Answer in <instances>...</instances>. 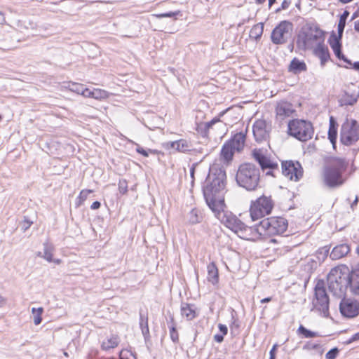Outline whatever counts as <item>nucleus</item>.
<instances>
[{
	"mask_svg": "<svg viewBox=\"0 0 359 359\" xmlns=\"http://www.w3.org/2000/svg\"><path fill=\"white\" fill-rule=\"evenodd\" d=\"M339 309L344 316L353 318L359 313V303L350 299H343Z\"/></svg>",
	"mask_w": 359,
	"mask_h": 359,
	"instance_id": "15",
	"label": "nucleus"
},
{
	"mask_svg": "<svg viewBox=\"0 0 359 359\" xmlns=\"http://www.w3.org/2000/svg\"><path fill=\"white\" fill-rule=\"evenodd\" d=\"M180 13V11H177L175 12H168L161 14H152L151 16L156 17L157 18H172L178 15Z\"/></svg>",
	"mask_w": 359,
	"mask_h": 359,
	"instance_id": "45",
	"label": "nucleus"
},
{
	"mask_svg": "<svg viewBox=\"0 0 359 359\" xmlns=\"http://www.w3.org/2000/svg\"><path fill=\"white\" fill-rule=\"evenodd\" d=\"M170 337L173 341H177L178 340V334L176 332L175 327H172L170 328Z\"/></svg>",
	"mask_w": 359,
	"mask_h": 359,
	"instance_id": "50",
	"label": "nucleus"
},
{
	"mask_svg": "<svg viewBox=\"0 0 359 359\" xmlns=\"http://www.w3.org/2000/svg\"><path fill=\"white\" fill-rule=\"evenodd\" d=\"M358 98L355 95L346 93L341 98V105H353L357 102Z\"/></svg>",
	"mask_w": 359,
	"mask_h": 359,
	"instance_id": "37",
	"label": "nucleus"
},
{
	"mask_svg": "<svg viewBox=\"0 0 359 359\" xmlns=\"http://www.w3.org/2000/svg\"><path fill=\"white\" fill-rule=\"evenodd\" d=\"M277 346H278L277 344H274L273 346V347L271 349L270 353H270V356L276 357V351Z\"/></svg>",
	"mask_w": 359,
	"mask_h": 359,
	"instance_id": "57",
	"label": "nucleus"
},
{
	"mask_svg": "<svg viewBox=\"0 0 359 359\" xmlns=\"http://www.w3.org/2000/svg\"><path fill=\"white\" fill-rule=\"evenodd\" d=\"M119 343L120 337L116 334H112L110 337L102 341L101 348L104 351H109L118 346Z\"/></svg>",
	"mask_w": 359,
	"mask_h": 359,
	"instance_id": "27",
	"label": "nucleus"
},
{
	"mask_svg": "<svg viewBox=\"0 0 359 359\" xmlns=\"http://www.w3.org/2000/svg\"><path fill=\"white\" fill-rule=\"evenodd\" d=\"M140 327L142 328V332L144 335L149 333V327H148V323H147V318H144L142 315L140 316Z\"/></svg>",
	"mask_w": 359,
	"mask_h": 359,
	"instance_id": "44",
	"label": "nucleus"
},
{
	"mask_svg": "<svg viewBox=\"0 0 359 359\" xmlns=\"http://www.w3.org/2000/svg\"><path fill=\"white\" fill-rule=\"evenodd\" d=\"M350 273L344 266H339L331 269L327 275V283H342L343 278L348 281Z\"/></svg>",
	"mask_w": 359,
	"mask_h": 359,
	"instance_id": "16",
	"label": "nucleus"
},
{
	"mask_svg": "<svg viewBox=\"0 0 359 359\" xmlns=\"http://www.w3.org/2000/svg\"><path fill=\"white\" fill-rule=\"evenodd\" d=\"M353 68L356 70H359V62H354Z\"/></svg>",
	"mask_w": 359,
	"mask_h": 359,
	"instance_id": "63",
	"label": "nucleus"
},
{
	"mask_svg": "<svg viewBox=\"0 0 359 359\" xmlns=\"http://www.w3.org/2000/svg\"><path fill=\"white\" fill-rule=\"evenodd\" d=\"M86 93H88L87 97L93 98L97 100H105L110 95V93L105 90L95 88H89L88 91H86Z\"/></svg>",
	"mask_w": 359,
	"mask_h": 359,
	"instance_id": "25",
	"label": "nucleus"
},
{
	"mask_svg": "<svg viewBox=\"0 0 359 359\" xmlns=\"http://www.w3.org/2000/svg\"><path fill=\"white\" fill-rule=\"evenodd\" d=\"M218 327L219 331L222 333L223 335H226L228 332V328L225 325L219 324Z\"/></svg>",
	"mask_w": 359,
	"mask_h": 359,
	"instance_id": "53",
	"label": "nucleus"
},
{
	"mask_svg": "<svg viewBox=\"0 0 359 359\" xmlns=\"http://www.w3.org/2000/svg\"><path fill=\"white\" fill-rule=\"evenodd\" d=\"M32 224V222H30L27 218H25L24 221L22 222V228L23 231H25L26 230H27L30 227Z\"/></svg>",
	"mask_w": 359,
	"mask_h": 359,
	"instance_id": "51",
	"label": "nucleus"
},
{
	"mask_svg": "<svg viewBox=\"0 0 359 359\" xmlns=\"http://www.w3.org/2000/svg\"><path fill=\"white\" fill-rule=\"evenodd\" d=\"M288 133L296 139L305 142L312 138L313 128L309 121L294 119L288 123Z\"/></svg>",
	"mask_w": 359,
	"mask_h": 359,
	"instance_id": "6",
	"label": "nucleus"
},
{
	"mask_svg": "<svg viewBox=\"0 0 359 359\" xmlns=\"http://www.w3.org/2000/svg\"><path fill=\"white\" fill-rule=\"evenodd\" d=\"M259 178L260 171L259 168L250 163L241 164L236 176L238 184L248 191L255 190L257 187Z\"/></svg>",
	"mask_w": 359,
	"mask_h": 359,
	"instance_id": "3",
	"label": "nucleus"
},
{
	"mask_svg": "<svg viewBox=\"0 0 359 359\" xmlns=\"http://www.w3.org/2000/svg\"><path fill=\"white\" fill-rule=\"evenodd\" d=\"M5 17L4 15L0 12V24H4L5 22Z\"/></svg>",
	"mask_w": 359,
	"mask_h": 359,
	"instance_id": "60",
	"label": "nucleus"
},
{
	"mask_svg": "<svg viewBox=\"0 0 359 359\" xmlns=\"http://www.w3.org/2000/svg\"><path fill=\"white\" fill-rule=\"evenodd\" d=\"M339 353V349L337 348H333L330 351H329L326 355V359H335Z\"/></svg>",
	"mask_w": 359,
	"mask_h": 359,
	"instance_id": "46",
	"label": "nucleus"
},
{
	"mask_svg": "<svg viewBox=\"0 0 359 359\" xmlns=\"http://www.w3.org/2000/svg\"><path fill=\"white\" fill-rule=\"evenodd\" d=\"M273 208V202L271 197L262 196L252 201L250 213L252 220H257L271 213Z\"/></svg>",
	"mask_w": 359,
	"mask_h": 359,
	"instance_id": "8",
	"label": "nucleus"
},
{
	"mask_svg": "<svg viewBox=\"0 0 359 359\" xmlns=\"http://www.w3.org/2000/svg\"><path fill=\"white\" fill-rule=\"evenodd\" d=\"M282 173L290 180L297 182L303 175V169L298 161H285L282 162Z\"/></svg>",
	"mask_w": 359,
	"mask_h": 359,
	"instance_id": "12",
	"label": "nucleus"
},
{
	"mask_svg": "<svg viewBox=\"0 0 359 359\" xmlns=\"http://www.w3.org/2000/svg\"><path fill=\"white\" fill-rule=\"evenodd\" d=\"M52 262H53L56 264H60L61 263V260L60 259H53Z\"/></svg>",
	"mask_w": 359,
	"mask_h": 359,
	"instance_id": "64",
	"label": "nucleus"
},
{
	"mask_svg": "<svg viewBox=\"0 0 359 359\" xmlns=\"http://www.w3.org/2000/svg\"><path fill=\"white\" fill-rule=\"evenodd\" d=\"M93 192L90 189H83L80 192L79 196L77 198L76 205L77 206L81 205L83 202L87 199L88 195Z\"/></svg>",
	"mask_w": 359,
	"mask_h": 359,
	"instance_id": "41",
	"label": "nucleus"
},
{
	"mask_svg": "<svg viewBox=\"0 0 359 359\" xmlns=\"http://www.w3.org/2000/svg\"><path fill=\"white\" fill-rule=\"evenodd\" d=\"M348 285L353 294L359 295V269L352 271L350 274Z\"/></svg>",
	"mask_w": 359,
	"mask_h": 359,
	"instance_id": "26",
	"label": "nucleus"
},
{
	"mask_svg": "<svg viewBox=\"0 0 359 359\" xmlns=\"http://www.w3.org/2000/svg\"><path fill=\"white\" fill-rule=\"evenodd\" d=\"M287 228V221L281 217H272L259 222V231L263 236H271L283 233Z\"/></svg>",
	"mask_w": 359,
	"mask_h": 359,
	"instance_id": "5",
	"label": "nucleus"
},
{
	"mask_svg": "<svg viewBox=\"0 0 359 359\" xmlns=\"http://www.w3.org/2000/svg\"><path fill=\"white\" fill-rule=\"evenodd\" d=\"M271 130V126L262 119L256 121L252 126L253 135L258 143L268 142Z\"/></svg>",
	"mask_w": 359,
	"mask_h": 359,
	"instance_id": "13",
	"label": "nucleus"
},
{
	"mask_svg": "<svg viewBox=\"0 0 359 359\" xmlns=\"http://www.w3.org/2000/svg\"><path fill=\"white\" fill-rule=\"evenodd\" d=\"M359 340V332L355 333V334H353L351 338H350L348 339V341H347V344H351L355 341H358Z\"/></svg>",
	"mask_w": 359,
	"mask_h": 359,
	"instance_id": "54",
	"label": "nucleus"
},
{
	"mask_svg": "<svg viewBox=\"0 0 359 359\" xmlns=\"http://www.w3.org/2000/svg\"><path fill=\"white\" fill-rule=\"evenodd\" d=\"M196 164H192L190 169V175L192 179L194 178V172H195Z\"/></svg>",
	"mask_w": 359,
	"mask_h": 359,
	"instance_id": "58",
	"label": "nucleus"
},
{
	"mask_svg": "<svg viewBox=\"0 0 359 359\" xmlns=\"http://www.w3.org/2000/svg\"><path fill=\"white\" fill-rule=\"evenodd\" d=\"M315 309L324 316L328 315L329 298L322 283H318L315 287V298L313 300Z\"/></svg>",
	"mask_w": 359,
	"mask_h": 359,
	"instance_id": "11",
	"label": "nucleus"
},
{
	"mask_svg": "<svg viewBox=\"0 0 359 359\" xmlns=\"http://www.w3.org/2000/svg\"><path fill=\"white\" fill-rule=\"evenodd\" d=\"M54 247L52 244L46 242L43 243V252H39L37 256L43 257L48 262H52Z\"/></svg>",
	"mask_w": 359,
	"mask_h": 359,
	"instance_id": "30",
	"label": "nucleus"
},
{
	"mask_svg": "<svg viewBox=\"0 0 359 359\" xmlns=\"http://www.w3.org/2000/svg\"><path fill=\"white\" fill-rule=\"evenodd\" d=\"M245 137V133L242 132L237 133L227 142L236 151L241 152L244 148Z\"/></svg>",
	"mask_w": 359,
	"mask_h": 359,
	"instance_id": "20",
	"label": "nucleus"
},
{
	"mask_svg": "<svg viewBox=\"0 0 359 359\" xmlns=\"http://www.w3.org/2000/svg\"><path fill=\"white\" fill-rule=\"evenodd\" d=\"M299 331L300 332V333L304 334V337H306V338L316 337H319L320 336L318 332H312V331H311L309 330H307L306 328H305L302 325H301L299 327Z\"/></svg>",
	"mask_w": 359,
	"mask_h": 359,
	"instance_id": "42",
	"label": "nucleus"
},
{
	"mask_svg": "<svg viewBox=\"0 0 359 359\" xmlns=\"http://www.w3.org/2000/svg\"><path fill=\"white\" fill-rule=\"evenodd\" d=\"M100 205H101V204L99 201H95L91 205L90 208L93 210H96V209L100 208Z\"/></svg>",
	"mask_w": 359,
	"mask_h": 359,
	"instance_id": "56",
	"label": "nucleus"
},
{
	"mask_svg": "<svg viewBox=\"0 0 359 359\" xmlns=\"http://www.w3.org/2000/svg\"><path fill=\"white\" fill-rule=\"evenodd\" d=\"M271 299H272L271 297H266V298L262 299L260 302H261L262 304H264V303H267V302H271Z\"/></svg>",
	"mask_w": 359,
	"mask_h": 359,
	"instance_id": "59",
	"label": "nucleus"
},
{
	"mask_svg": "<svg viewBox=\"0 0 359 359\" xmlns=\"http://www.w3.org/2000/svg\"><path fill=\"white\" fill-rule=\"evenodd\" d=\"M226 178L225 170L219 164L215 163L210 166L203 187V195L212 212L224 208Z\"/></svg>",
	"mask_w": 359,
	"mask_h": 359,
	"instance_id": "1",
	"label": "nucleus"
},
{
	"mask_svg": "<svg viewBox=\"0 0 359 359\" xmlns=\"http://www.w3.org/2000/svg\"><path fill=\"white\" fill-rule=\"evenodd\" d=\"M276 112L277 120L282 121L286 118L291 116L294 112V109L292 104L287 102H280L276 106Z\"/></svg>",
	"mask_w": 359,
	"mask_h": 359,
	"instance_id": "17",
	"label": "nucleus"
},
{
	"mask_svg": "<svg viewBox=\"0 0 359 359\" xmlns=\"http://www.w3.org/2000/svg\"><path fill=\"white\" fill-rule=\"evenodd\" d=\"M68 88L69 90L74 93H76L79 95L83 96L84 97H87L88 93L86 91H88V88H86L83 84L77 83H71L69 84Z\"/></svg>",
	"mask_w": 359,
	"mask_h": 359,
	"instance_id": "32",
	"label": "nucleus"
},
{
	"mask_svg": "<svg viewBox=\"0 0 359 359\" xmlns=\"http://www.w3.org/2000/svg\"><path fill=\"white\" fill-rule=\"evenodd\" d=\"M118 190L121 194H124L128 191L127 182L125 180H120L118 182Z\"/></svg>",
	"mask_w": 359,
	"mask_h": 359,
	"instance_id": "47",
	"label": "nucleus"
},
{
	"mask_svg": "<svg viewBox=\"0 0 359 359\" xmlns=\"http://www.w3.org/2000/svg\"><path fill=\"white\" fill-rule=\"evenodd\" d=\"M306 69L307 67L306 63L296 57L292 59L288 67L289 72L294 74H298L302 72H305Z\"/></svg>",
	"mask_w": 359,
	"mask_h": 359,
	"instance_id": "24",
	"label": "nucleus"
},
{
	"mask_svg": "<svg viewBox=\"0 0 359 359\" xmlns=\"http://www.w3.org/2000/svg\"><path fill=\"white\" fill-rule=\"evenodd\" d=\"M119 358L120 359H136L135 354L128 349H123L120 352Z\"/></svg>",
	"mask_w": 359,
	"mask_h": 359,
	"instance_id": "43",
	"label": "nucleus"
},
{
	"mask_svg": "<svg viewBox=\"0 0 359 359\" xmlns=\"http://www.w3.org/2000/svg\"><path fill=\"white\" fill-rule=\"evenodd\" d=\"M304 348H306V349H309V350H311V349H317V350L320 351V353H322V352H323V351L321 350V346H320V344H313V343L307 344L304 346Z\"/></svg>",
	"mask_w": 359,
	"mask_h": 359,
	"instance_id": "49",
	"label": "nucleus"
},
{
	"mask_svg": "<svg viewBox=\"0 0 359 359\" xmlns=\"http://www.w3.org/2000/svg\"><path fill=\"white\" fill-rule=\"evenodd\" d=\"M208 269V280L212 284H216L218 282V270L214 263H210L207 266Z\"/></svg>",
	"mask_w": 359,
	"mask_h": 359,
	"instance_id": "31",
	"label": "nucleus"
},
{
	"mask_svg": "<svg viewBox=\"0 0 359 359\" xmlns=\"http://www.w3.org/2000/svg\"><path fill=\"white\" fill-rule=\"evenodd\" d=\"M236 151L233 149L231 146L226 142L222 147L221 150V160L224 163L229 164L233 159V156Z\"/></svg>",
	"mask_w": 359,
	"mask_h": 359,
	"instance_id": "23",
	"label": "nucleus"
},
{
	"mask_svg": "<svg viewBox=\"0 0 359 359\" xmlns=\"http://www.w3.org/2000/svg\"><path fill=\"white\" fill-rule=\"evenodd\" d=\"M292 31V23L283 20L273 29L271 34V41L276 45L285 43L291 37Z\"/></svg>",
	"mask_w": 359,
	"mask_h": 359,
	"instance_id": "10",
	"label": "nucleus"
},
{
	"mask_svg": "<svg viewBox=\"0 0 359 359\" xmlns=\"http://www.w3.org/2000/svg\"><path fill=\"white\" fill-rule=\"evenodd\" d=\"M181 314L188 320H191L196 316V312L194 305L182 303L181 305Z\"/></svg>",
	"mask_w": 359,
	"mask_h": 359,
	"instance_id": "28",
	"label": "nucleus"
},
{
	"mask_svg": "<svg viewBox=\"0 0 359 359\" xmlns=\"http://www.w3.org/2000/svg\"><path fill=\"white\" fill-rule=\"evenodd\" d=\"M263 23L261 22L254 25L250 31V37L255 40L259 39L263 34Z\"/></svg>",
	"mask_w": 359,
	"mask_h": 359,
	"instance_id": "35",
	"label": "nucleus"
},
{
	"mask_svg": "<svg viewBox=\"0 0 359 359\" xmlns=\"http://www.w3.org/2000/svg\"><path fill=\"white\" fill-rule=\"evenodd\" d=\"M349 251L350 248L347 244H340L333 248L330 257L334 260L339 259L346 256Z\"/></svg>",
	"mask_w": 359,
	"mask_h": 359,
	"instance_id": "22",
	"label": "nucleus"
},
{
	"mask_svg": "<svg viewBox=\"0 0 359 359\" xmlns=\"http://www.w3.org/2000/svg\"><path fill=\"white\" fill-rule=\"evenodd\" d=\"M324 41L323 32L316 26L305 27L297 36V46L302 50L311 49Z\"/></svg>",
	"mask_w": 359,
	"mask_h": 359,
	"instance_id": "4",
	"label": "nucleus"
},
{
	"mask_svg": "<svg viewBox=\"0 0 359 359\" xmlns=\"http://www.w3.org/2000/svg\"><path fill=\"white\" fill-rule=\"evenodd\" d=\"M328 289L334 296L341 298L344 296L348 286V281L343 278L342 283H327Z\"/></svg>",
	"mask_w": 359,
	"mask_h": 359,
	"instance_id": "18",
	"label": "nucleus"
},
{
	"mask_svg": "<svg viewBox=\"0 0 359 359\" xmlns=\"http://www.w3.org/2000/svg\"><path fill=\"white\" fill-rule=\"evenodd\" d=\"M332 48L333 49V51L336 56L339 59H342L344 61L347 62L348 63L351 64V62L344 58V55L341 53V46L337 40H336L334 43H331Z\"/></svg>",
	"mask_w": 359,
	"mask_h": 359,
	"instance_id": "39",
	"label": "nucleus"
},
{
	"mask_svg": "<svg viewBox=\"0 0 359 359\" xmlns=\"http://www.w3.org/2000/svg\"><path fill=\"white\" fill-rule=\"evenodd\" d=\"M354 28L356 32H359V20L355 22Z\"/></svg>",
	"mask_w": 359,
	"mask_h": 359,
	"instance_id": "62",
	"label": "nucleus"
},
{
	"mask_svg": "<svg viewBox=\"0 0 359 359\" xmlns=\"http://www.w3.org/2000/svg\"><path fill=\"white\" fill-rule=\"evenodd\" d=\"M346 167L343 158H330L323 170L322 177L324 184L330 188L342 185L344 182L342 174L346 170Z\"/></svg>",
	"mask_w": 359,
	"mask_h": 359,
	"instance_id": "2",
	"label": "nucleus"
},
{
	"mask_svg": "<svg viewBox=\"0 0 359 359\" xmlns=\"http://www.w3.org/2000/svg\"><path fill=\"white\" fill-rule=\"evenodd\" d=\"M337 137V124L332 116L330 118V126L328 130V138L333 147H335Z\"/></svg>",
	"mask_w": 359,
	"mask_h": 359,
	"instance_id": "29",
	"label": "nucleus"
},
{
	"mask_svg": "<svg viewBox=\"0 0 359 359\" xmlns=\"http://www.w3.org/2000/svg\"><path fill=\"white\" fill-rule=\"evenodd\" d=\"M314 54L320 60V64L324 66L330 59L327 47L323 43L313 48Z\"/></svg>",
	"mask_w": 359,
	"mask_h": 359,
	"instance_id": "21",
	"label": "nucleus"
},
{
	"mask_svg": "<svg viewBox=\"0 0 359 359\" xmlns=\"http://www.w3.org/2000/svg\"><path fill=\"white\" fill-rule=\"evenodd\" d=\"M214 339L215 340L218 342V343H221L224 340V335L223 334H215L214 336Z\"/></svg>",
	"mask_w": 359,
	"mask_h": 359,
	"instance_id": "55",
	"label": "nucleus"
},
{
	"mask_svg": "<svg viewBox=\"0 0 359 359\" xmlns=\"http://www.w3.org/2000/svg\"><path fill=\"white\" fill-rule=\"evenodd\" d=\"M43 312V309L42 307H39L38 309L32 308V313L34 317V323L36 325H39L41 323L42 318L41 315Z\"/></svg>",
	"mask_w": 359,
	"mask_h": 359,
	"instance_id": "38",
	"label": "nucleus"
},
{
	"mask_svg": "<svg viewBox=\"0 0 359 359\" xmlns=\"http://www.w3.org/2000/svg\"><path fill=\"white\" fill-rule=\"evenodd\" d=\"M171 147L181 152H185L190 150V145L185 140H180L171 143Z\"/></svg>",
	"mask_w": 359,
	"mask_h": 359,
	"instance_id": "33",
	"label": "nucleus"
},
{
	"mask_svg": "<svg viewBox=\"0 0 359 359\" xmlns=\"http://www.w3.org/2000/svg\"><path fill=\"white\" fill-rule=\"evenodd\" d=\"M187 218L190 224H195L201 221L202 216L198 209L194 208L188 213Z\"/></svg>",
	"mask_w": 359,
	"mask_h": 359,
	"instance_id": "34",
	"label": "nucleus"
},
{
	"mask_svg": "<svg viewBox=\"0 0 359 359\" xmlns=\"http://www.w3.org/2000/svg\"><path fill=\"white\" fill-rule=\"evenodd\" d=\"M136 151L138 154H142V156H144L145 157H148L149 153H154V151L152 150H151V149L145 150L144 149H143L142 147H140L139 145L136 148Z\"/></svg>",
	"mask_w": 359,
	"mask_h": 359,
	"instance_id": "48",
	"label": "nucleus"
},
{
	"mask_svg": "<svg viewBox=\"0 0 359 359\" xmlns=\"http://www.w3.org/2000/svg\"><path fill=\"white\" fill-rule=\"evenodd\" d=\"M219 123L221 126H224V123L219 120V118H214L209 122L201 123V126L203 127L205 131H208L215 124Z\"/></svg>",
	"mask_w": 359,
	"mask_h": 359,
	"instance_id": "40",
	"label": "nucleus"
},
{
	"mask_svg": "<svg viewBox=\"0 0 359 359\" xmlns=\"http://www.w3.org/2000/svg\"><path fill=\"white\" fill-rule=\"evenodd\" d=\"M215 217L227 228L231 229L238 236L240 233L245 232L244 223L231 212L224 211V208L213 212Z\"/></svg>",
	"mask_w": 359,
	"mask_h": 359,
	"instance_id": "9",
	"label": "nucleus"
},
{
	"mask_svg": "<svg viewBox=\"0 0 359 359\" xmlns=\"http://www.w3.org/2000/svg\"><path fill=\"white\" fill-rule=\"evenodd\" d=\"M5 304V299L0 295V307H2Z\"/></svg>",
	"mask_w": 359,
	"mask_h": 359,
	"instance_id": "61",
	"label": "nucleus"
},
{
	"mask_svg": "<svg viewBox=\"0 0 359 359\" xmlns=\"http://www.w3.org/2000/svg\"><path fill=\"white\" fill-rule=\"evenodd\" d=\"M290 5V1L288 0H284L281 4V8H279L276 10V12H279L280 10L287 9Z\"/></svg>",
	"mask_w": 359,
	"mask_h": 359,
	"instance_id": "52",
	"label": "nucleus"
},
{
	"mask_svg": "<svg viewBox=\"0 0 359 359\" xmlns=\"http://www.w3.org/2000/svg\"><path fill=\"white\" fill-rule=\"evenodd\" d=\"M252 156L255 160L259 163L263 170L266 169L273 170L278 168L277 163L271 160L267 156L266 149L263 148H255L252 151Z\"/></svg>",
	"mask_w": 359,
	"mask_h": 359,
	"instance_id": "14",
	"label": "nucleus"
},
{
	"mask_svg": "<svg viewBox=\"0 0 359 359\" xmlns=\"http://www.w3.org/2000/svg\"><path fill=\"white\" fill-rule=\"evenodd\" d=\"M349 15V12L345 11L343 14L340 16V19L338 24V34L339 37L341 38L346 25V21Z\"/></svg>",
	"mask_w": 359,
	"mask_h": 359,
	"instance_id": "36",
	"label": "nucleus"
},
{
	"mask_svg": "<svg viewBox=\"0 0 359 359\" xmlns=\"http://www.w3.org/2000/svg\"><path fill=\"white\" fill-rule=\"evenodd\" d=\"M359 140V123L354 119L346 121L341 126L340 141L346 146H351Z\"/></svg>",
	"mask_w": 359,
	"mask_h": 359,
	"instance_id": "7",
	"label": "nucleus"
},
{
	"mask_svg": "<svg viewBox=\"0 0 359 359\" xmlns=\"http://www.w3.org/2000/svg\"><path fill=\"white\" fill-rule=\"evenodd\" d=\"M259 229V224L255 226H248L244 224L245 232L240 233L239 237L245 239V240H256L259 239L261 236H263L261 231L258 229Z\"/></svg>",
	"mask_w": 359,
	"mask_h": 359,
	"instance_id": "19",
	"label": "nucleus"
}]
</instances>
